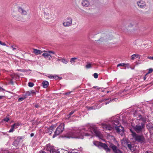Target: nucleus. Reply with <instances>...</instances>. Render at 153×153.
<instances>
[{"instance_id": "obj_1", "label": "nucleus", "mask_w": 153, "mask_h": 153, "mask_svg": "<svg viewBox=\"0 0 153 153\" xmlns=\"http://www.w3.org/2000/svg\"><path fill=\"white\" fill-rule=\"evenodd\" d=\"M94 135L100 137L101 133L98 130L96 127L92 124L82 126L76 131H72L71 133L70 136L67 137L82 139L84 136H92Z\"/></svg>"}, {"instance_id": "obj_2", "label": "nucleus", "mask_w": 153, "mask_h": 153, "mask_svg": "<svg viewBox=\"0 0 153 153\" xmlns=\"http://www.w3.org/2000/svg\"><path fill=\"white\" fill-rule=\"evenodd\" d=\"M131 125L132 128L137 133H140L145 129V122L140 121L139 122L137 123L136 125H135L132 122L131 123Z\"/></svg>"}, {"instance_id": "obj_3", "label": "nucleus", "mask_w": 153, "mask_h": 153, "mask_svg": "<svg viewBox=\"0 0 153 153\" xmlns=\"http://www.w3.org/2000/svg\"><path fill=\"white\" fill-rule=\"evenodd\" d=\"M53 11L52 9L50 7H46L44 8V16L45 19L48 20L53 19L54 16Z\"/></svg>"}, {"instance_id": "obj_4", "label": "nucleus", "mask_w": 153, "mask_h": 153, "mask_svg": "<svg viewBox=\"0 0 153 153\" xmlns=\"http://www.w3.org/2000/svg\"><path fill=\"white\" fill-rule=\"evenodd\" d=\"M130 130L132 133V135L133 137L136 141L141 143L144 142V139L143 136L137 135L136 133L133 131L131 129H130Z\"/></svg>"}, {"instance_id": "obj_5", "label": "nucleus", "mask_w": 153, "mask_h": 153, "mask_svg": "<svg viewBox=\"0 0 153 153\" xmlns=\"http://www.w3.org/2000/svg\"><path fill=\"white\" fill-rule=\"evenodd\" d=\"M94 144L99 148H103L107 152L110 151V149L108 148V146L105 143H103L97 141H95L94 142Z\"/></svg>"}, {"instance_id": "obj_6", "label": "nucleus", "mask_w": 153, "mask_h": 153, "mask_svg": "<svg viewBox=\"0 0 153 153\" xmlns=\"http://www.w3.org/2000/svg\"><path fill=\"white\" fill-rule=\"evenodd\" d=\"M44 53L42 54V55L45 59L48 58L49 60H51V58L52 57H54L52 56V54H54L55 53V52L52 51H43V52Z\"/></svg>"}, {"instance_id": "obj_7", "label": "nucleus", "mask_w": 153, "mask_h": 153, "mask_svg": "<svg viewBox=\"0 0 153 153\" xmlns=\"http://www.w3.org/2000/svg\"><path fill=\"white\" fill-rule=\"evenodd\" d=\"M64 129V125L63 124H61L56 129L53 137H55L62 133Z\"/></svg>"}, {"instance_id": "obj_8", "label": "nucleus", "mask_w": 153, "mask_h": 153, "mask_svg": "<svg viewBox=\"0 0 153 153\" xmlns=\"http://www.w3.org/2000/svg\"><path fill=\"white\" fill-rule=\"evenodd\" d=\"M72 19L70 17L66 18L62 23L63 26L65 27H68L72 25Z\"/></svg>"}, {"instance_id": "obj_9", "label": "nucleus", "mask_w": 153, "mask_h": 153, "mask_svg": "<svg viewBox=\"0 0 153 153\" xmlns=\"http://www.w3.org/2000/svg\"><path fill=\"white\" fill-rule=\"evenodd\" d=\"M45 149L46 150L50 151L51 153H60L59 151L55 149L53 146L49 144L46 146Z\"/></svg>"}, {"instance_id": "obj_10", "label": "nucleus", "mask_w": 153, "mask_h": 153, "mask_svg": "<svg viewBox=\"0 0 153 153\" xmlns=\"http://www.w3.org/2000/svg\"><path fill=\"white\" fill-rule=\"evenodd\" d=\"M137 4L138 7L141 9H145L146 6V3L142 0L137 1Z\"/></svg>"}, {"instance_id": "obj_11", "label": "nucleus", "mask_w": 153, "mask_h": 153, "mask_svg": "<svg viewBox=\"0 0 153 153\" xmlns=\"http://www.w3.org/2000/svg\"><path fill=\"white\" fill-rule=\"evenodd\" d=\"M101 125L102 128L106 130H112L114 127V126H111L109 124L102 123Z\"/></svg>"}, {"instance_id": "obj_12", "label": "nucleus", "mask_w": 153, "mask_h": 153, "mask_svg": "<svg viewBox=\"0 0 153 153\" xmlns=\"http://www.w3.org/2000/svg\"><path fill=\"white\" fill-rule=\"evenodd\" d=\"M110 145V147L112 148L114 153H123V152L120 150L118 149L117 147L114 144L111 143Z\"/></svg>"}, {"instance_id": "obj_13", "label": "nucleus", "mask_w": 153, "mask_h": 153, "mask_svg": "<svg viewBox=\"0 0 153 153\" xmlns=\"http://www.w3.org/2000/svg\"><path fill=\"white\" fill-rule=\"evenodd\" d=\"M116 129L117 131L121 134L123 135L124 133V128L122 126L116 127Z\"/></svg>"}, {"instance_id": "obj_14", "label": "nucleus", "mask_w": 153, "mask_h": 153, "mask_svg": "<svg viewBox=\"0 0 153 153\" xmlns=\"http://www.w3.org/2000/svg\"><path fill=\"white\" fill-rule=\"evenodd\" d=\"M82 4L84 7H88L90 6V3L88 0H84L82 1Z\"/></svg>"}, {"instance_id": "obj_15", "label": "nucleus", "mask_w": 153, "mask_h": 153, "mask_svg": "<svg viewBox=\"0 0 153 153\" xmlns=\"http://www.w3.org/2000/svg\"><path fill=\"white\" fill-rule=\"evenodd\" d=\"M18 11L22 14L25 15L27 14V12L20 7H19L18 8Z\"/></svg>"}, {"instance_id": "obj_16", "label": "nucleus", "mask_w": 153, "mask_h": 153, "mask_svg": "<svg viewBox=\"0 0 153 153\" xmlns=\"http://www.w3.org/2000/svg\"><path fill=\"white\" fill-rule=\"evenodd\" d=\"M33 53L36 55L40 54L42 53L43 52V51H41V50L34 49H33Z\"/></svg>"}, {"instance_id": "obj_17", "label": "nucleus", "mask_w": 153, "mask_h": 153, "mask_svg": "<svg viewBox=\"0 0 153 153\" xmlns=\"http://www.w3.org/2000/svg\"><path fill=\"white\" fill-rule=\"evenodd\" d=\"M42 86L44 88H47L49 85V82L47 81H44L42 82Z\"/></svg>"}, {"instance_id": "obj_18", "label": "nucleus", "mask_w": 153, "mask_h": 153, "mask_svg": "<svg viewBox=\"0 0 153 153\" xmlns=\"http://www.w3.org/2000/svg\"><path fill=\"white\" fill-rule=\"evenodd\" d=\"M137 123H138V122H139L140 121H141L142 122H144V121H145V120H144V119L142 118V116L140 115H139L138 117H137Z\"/></svg>"}, {"instance_id": "obj_19", "label": "nucleus", "mask_w": 153, "mask_h": 153, "mask_svg": "<svg viewBox=\"0 0 153 153\" xmlns=\"http://www.w3.org/2000/svg\"><path fill=\"white\" fill-rule=\"evenodd\" d=\"M78 58L76 57L72 58L71 59L70 62L72 65H74L76 62V60L78 59Z\"/></svg>"}, {"instance_id": "obj_20", "label": "nucleus", "mask_w": 153, "mask_h": 153, "mask_svg": "<svg viewBox=\"0 0 153 153\" xmlns=\"http://www.w3.org/2000/svg\"><path fill=\"white\" fill-rule=\"evenodd\" d=\"M139 56V55L137 53L133 54L131 56V59L133 60L135 58H138Z\"/></svg>"}, {"instance_id": "obj_21", "label": "nucleus", "mask_w": 153, "mask_h": 153, "mask_svg": "<svg viewBox=\"0 0 153 153\" xmlns=\"http://www.w3.org/2000/svg\"><path fill=\"white\" fill-rule=\"evenodd\" d=\"M108 39H107V37H103L102 38H100L99 40H98L97 41L98 42L101 41V42H102L104 41H107L108 40ZM98 43H99V42H98Z\"/></svg>"}, {"instance_id": "obj_22", "label": "nucleus", "mask_w": 153, "mask_h": 153, "mask_svg": "<svg viewBox=\"0 0 153 153\" xmlns=\"http://www.w3.org/2000/svg\"><path fill=\"white\" fill-rule=\"evenodd\" d=\"M85 67L87 69H88L92 67V64L90 63H88L85 65Z\"/></svg>"}, {"instance_id": "obj_23", "label": "nucleus", "mask_w": 153, "mask_h": 153, "mask_svg": "<svg viewBox=\"0 0 153 153\" xmlns=\"http://www.w3.org/2000/svg\"><path fill=\"white\" fill-rule=\"evenodd\" d=\"M99 108H97L96 106H92L88 108V110H95L96 109H98Z\"/></svg>"}, {"instance_id": "obj_24", "label": "nucleus", "mask_w": 153, "mask_h": 153, "mask_svg": "<svg viewBox=\"0 0 153 153\" xmlns=\"http://www.w3.org/2000/svg\"><path fill=\"white\" fill-rule=\"evenodd\" d=\"M61 61L62 63L65 64H66L68 62V61L65 59L62 58L61 59Z\"/></svg>"}, {"instance_id": "obj_25", "label": "nucleus", "mask_w": 153, "mask_h": 153, "mask_svg": "<svg viewBox=\"0 0 153 153\" xmlns=\"http://www.w3.org/2000/svg\"><path fill=\"white\" fill-rule=\"evenodd\" d=\"M31 94L30 91H27L25 94V96L27 97V96H31Z\"/></svg>"}, {"instance_id": "obj_26", "label": "nucleus", "mask_w": 153, "mask_h": 153, "mask_svg": "<svg viewBox=\"0 0 153 153\" xmlns=\"http://www.w3.org/2000/svg\"><path fill=\"white\" fill-rule=\"evenodd\" d=\"M14 128H15V127L13 126L12 125L11 126V128L9 130V132H13L14 131Z\"/></svg>"}, {"instance_id": "obj_27", "label": "nucleus", "mask_w": 153, "mask_h": 153, "mask_svg": "<svg viewBox=\"0 0 153 153\" xmlns=\"http://www.w3.org/2000/svg\"><path fill=\"white\" fill-rule=\"evenodd\" d=\"M26 98V97H25V96L23 97H21L19 98L18 99V101L19 102H21V101H22V100H23L24 99H25Z\"/></svg>"}, {"instance_id": "obj_28", "label": "nucleus", "mask_w": 153, "mask_h": 153, "mask_svg": "<svg viewBox=\"0 0 153 153\" xmlns=\"http://www.w3.org/2000/svg\"><path fill=\"white\" fill-rule=\"evenodd\" d=\"M119 121L118 120H114V122H113V123L116 126H117L119 124Z\"/></svg>"}, {"instance_id": "obj_29", "label": "nucleus", "mask_w": 153, "mask_h": 153, "mask_svg": "<svg viewBox=\"0 0 153 153\" xmlns=\"http://www.w3.org/2000/svg\"><path fill=\"white\" fill-rule=\"evenodd\" d=\"M147 128L149 130L153 126L151 124L149 123L147 125Z\"/></svg>"}, {"instance_id": "obj_30", "label": "nucleus", "mask_w": 153, "mask_h": 153, "mask_svg": "<svg viewBox=\"0 0 153 153\" xmlns=\"http://www.w3.org/2000/svg\"><path fill=\"white\" fill-rule=\"evenodd\" d=\"M30 91L32 95L33 96L36 94V91L35 90H32Z\"/></svg>"}, {"instance_id": "obj_31", "label": "nucleus", "mask_w": 153, "mask_h": 153, "mask_svg": "<svg viewBox=\"0 0 153 153\" xmlns=\"http://www.w3.org/2000/svg\"><path fill=\"white\" fill-rule=\"evenodd\" d=\"M28 85L29 87H32L33 86L34 84L33 83L29 82L28 83Z\"/></svg>"}, {"instance_id": "obj_32", "label": "nucleus", "mask_w": 153, "mask_h": 153, "mask_svg": "<svg viewBox=\"0 0 153 153\" xmlns=\"http://www.w3.org/2000/svg\"><path fill=\"white\" fill-rule=\"evenodd\" d=\"M125 63H121L120 64H118L117 65V67H118L120 66H125Z\"/></svg>"}, {"instance_id": "obj_33", "label": "nucleus", "mask_w": 153, "mask_h": 153, "mask_svg": "<svg viewBox=\"0 0 153 153\" xmlns=\"http://www.w3.org/2000/svg\"><path fill=\"white\" fill-rule=\"evenodd\" d=\"M74 111H71L69 113V114L67 115V116L68 117H70V116L74 113Z\"/></svg>"}, {"instance_id": "obj_34", "label": "nucleus", "mask_w": 153, "mask_h": 153, "mask_svg": "<svg viewBox=\"0 0 153 153\" xmlns=\"http://www.w3.org/2000/svg\"><path fill=\"white\" fill-rule=\"evenodd\" d=\"M3 120L6 122H7L9 120V119L8 117H6V118L4 119Z\"/></svg>"}, {"instance_id": "obj_35", "label": "nucleus", "mask_w": 153, "mask_h": 153, "mask_svg": "<svg viewBox=\"0 0 153 153\" xmlns=\"http://www.w3.org/2000/svg\"><path fill=\"white\" fill-rule=\"evenodd\" d=\"M127 146L129 149H130L131 150V149L132 148V146L131 144H127Z\"/></svg>"}, {"instance_id": "obj_36", "label": "nucleus", "mask_w": 153, "mask_h": 153, "mask_svg": "<svg viewBox=\"0 0 153 153\" xmlns=\"http://www.w3.org/2000/svg\"><path fill=\"white\" fill-rule=\"evenodd\" d=\"M11 14L13 16V17L15 18L16 17V15L15 14V13H14V11H11Z\"/></svg>"}, {"instance_id": "obj_37", "label": "nucleus", "mask_w": 153, "mask_h": 153, "mask_svg": "<svg viewBox=\"0 0 153 153\" xmlns=\"http://www.w3.org/2000/svg\"><path fill=\"white\" fill-rule=\"evenodd\" d=\"M94 78H97L98 77V75L97 73H95L94 74Z\"/></svg>"}, {"instance_id": "obj_38", "label": "nucleus", "mask_w": 153, "mask_h": 153, "mask_svg": "<svg viewBox=\"0 0 153 153\" xmlns=\"http://www.w3.org/2000/svg\"><path fill=\"white\" fill-rule=\"evenodd\" d=\"M49 131H50V134H51V132H52L53 130V128L52 127H50L48 128Z\"/></svg>"}, {"instance_id": "obj_39", "label": "nucleus", "mask_w": 153, "mask_h": 153, "mask_svg": "<svg viewBox=\"0 0 153 153\" xmlns=\"http://www.w3.org/2000/svg\"><path fill=\"white\" fill-rule=\"evenodd\" d=\"M13 126L15 127V126H19V123H14L13 125H12Z\"/></svg>"}, {"instance_id": "obj_40", "label": "nucleus", "mask_w": 153, "mask_h": 153, "mask_svg": "<svg viewBox=\"0 0 153 153\" xmlns=\"http://www.w3.org/2000/svg\"><path fill=\"white\" fill-rule=\"evenodd\" d=\"M47 77L50 79H52L53 78V76L51 75H49L47 76Z\"/></svg>"}, {"instance_id": "obj_41", "label": "nucleus", "mask_w": 153, "mask_h": 153, "mask_svg": "<svg viewBox=\"0 0 153 153\" xmlns=\"http://www.w3.org/2000/svg\"><path fill=\"white\" fill-rule=\"evenodd\" d=\"M153 71V69L152 68H150L149 70V71L148 72V74H150L152 73Z\"/></svg>"}, {"instance_id": "obj_42", "label": "nucleus", "mask_w": 153, "mask_h": 153, "mask_svg": "<svg viewBox=\"0 0 153 153\" xmlns=\"http://www.w3.org/2000/svg\"><path fill=\"white\" fill-rule=\"evenodd\" d=\"M149 130L150 133H153V126H152Z\"/></svg>"}, {"instance_id": "obj_43", "label": "nucleus", "mask_w": 153, "mask_h": 153, "mask_svg": "<svg viewBox=\"0 0 153 153\" xmlns=\"http://www.w3.org/2000/svg\"><path fill=\"white\" fill-rule=\"evenodd\" d=\"M134 26V24L132 23H130L128 25V27H132Z\"/></svg>"}, {"instance_id": "obj_44", "label": "nucleus", "mask_w": 153, "mask_h": 153, "mask_svg": "<svg viewBox=\"0 0 153 153\" xmlns=\"http://www.w3.org/2000/svg\"><path fill=\"white\" fill-rule=\"evenodd\" d=\"M129 64L128 63L125 64V66H124L126 67H127L128 68H129Z\"/></svg>"}, {"instance_id": "obj_45", "label": "nucleus", "mask_w": 153, "mask_h": 153, "mask_svg": "<svg viewBox=\"0 0 153 153\" xmlns=\"http://www.w3.org/2000/svg\"><path fill=\"white\" fill-rule=\"evenodd\" d=\"M59 78V77L56 75H55L53 76V78H55L56 79H58Z\"/></svg>"}, {"instance_id": "obj_46", "label": "nucleus", "mask_w": 153, "mask_h": 153, "mask_svg": "<svg viewBox=\"0 0 153 153\" xmlns=\"http://www.w3.org/2000/svg\"><path fill=\"white\" fill-rule=\"evenodd\" d=\"M11 48H12V50L13 51L16 49V48L15 47H14L13 46H11Z\"/></svg>"}, {"instance_id": "obj_47", "label": "nucleus", "mask_w": 153, "mask_h": 153, "mask_svg": "<svg viewBox=\"0 0 153 153\" xmlns=\"http://www.w3.org/2000/svg\"><path fill=\"white\" fill-rule=\"evenodd\" d=\"M148 58L149 59H150L152 60H153V57L152 56H149L148 57Z\"/></svg>"}, {"instance_id": "obj_48", "label": "nucleus", "mask_w": 153, "mask_h": 153, "mask_svg": "<svg viewBox=\"0 0 153 153\" xmlns=\"http://www.w3.org/2000/svg\"><path fill=\"white\" fill-rule=\"evenodd\" d=\"M108 100V99H104V100H101V102H104V101H105V100Z\"/></svg>"}, {"instance_id": "obj_49", "label": "nucleus", "mask_w": 153, "mask_h": 153, "mask_svg": "<svg viewBox=\"0 0 153 153\" xmlns=\"http://www.w3.org/2000/svg\"><path fill=\"white\" fill-rule=\"evenodd\" d=\"M34 135V134L33 133H31L30 134V136L32 137Z\"/></svg>"}, {"instance_id": "obj_50", "label": "nucleus", "mask_w": 153, "mask_h": 153, "mask_svg": "<svg viewBox=\"0 0 153 153\" xmlns=\"http://www.w3.org/2000/svg\"><path fill=\"white\" fill-rule=\"evenodd\" d=\"M2 45H4V46H5V45H6V44L4 43V42H2Z\"/></svg>"}, {"instance_id": "obj_51", "label": "nucleus", "mask_w": 153, "mask_h": 153, "mask_svg": "<svg viewBox=\"0 0 153 153\" xmlns=\"http://www.w3.org/2000/svg\"><path fill=\"white\" fill-rule=\"evenodd\" d=\"M35 107L36 108H38L39 107V105H35Z\"/></svg>"}, {"instance_id": "obj_52", "label": "nucleus", "mask_w": 153, "mask_h": 153, "mask_svg": "<svg viewBox=\"0 0 153 153\" xmlns=\"http://www.w3.org/2000/svg\"><path fill=\"white\" fill-rule=\"evenodd\" d=\"M151 152L150 151H147L146 153H151Z\"/></svg>"}, {"instance_id": "obj_53", "label": "nucleus", "mask_w": 153, "mask_h": 153, "mask_svg": "<svg viewBox=\"0 0 153 153\" xmlns=\"http://www.w3.org/2000/svg\"><path fill=\"white\" fill-rule=\"evenodd\" d=\"M109 102H105V105H107V104H108V103H109Z\"/></svg>"}, {"instance_id": "obj_54", "label": "nucleus", "mask_w": 153, "mask_h": 153, "mask_svg": "<svg viewBox=\"0 0 153 153\" xmlns=\"http://www.w3.org/2000/svg\"><path fill=\"white\" fill-rule=\"evenodd\" d=\"M2 42L1 41H0V45H2Z\"/></svg>"}, {"instance_id": "obj_55", "label": "nucleus", "mask_w": 153, "mask_h": 153, "mask_svg": "<svg viewBox=\"0 0 153 153\" xmlns=\"http://www.w3.org/2000/svg\"><path fill=\"white\" fill-rule=\"evenodd\" d=\"M70 93H66V95H68V94H70Z\"/></svg>"}, {"instance_id": "obj_56", "label": "nucleus", "mask_w": 153, "mask_h": 153, "mask_svg": "<svg viewBox=\"0 0 153 153\" xmlns=\"http://www.w3.org/2000/svg\"><path fill=\"white\" fill-rule=\"evenodd\" d=\"M2 96H0V99H2Z\"/></svg>"}, {"instance_id": "obj_57", "label": "nucleus", "mask_w": 153, "mask_h": 153, "mask_svg": "<svg viewBox=\"0 0 153 153\" xmlns=\"http://www.w3.org/2000/svg\"><path fill=\"white\" fill-rule=\"evenodd\" d=\"M114 100V99H113L112 100H111V99H110V101H113V100Z\"/></svg>"}, {"instance_id": "obj_58", "label": "nucleus", "mask_w": 153, "mask_h": 153, "mask_svg": "<svg viewBox=\"0 0 153 153\" xmlns=\"http://www.w3.org/2000/svg\"><path fill=\"white\" fill-rule=\"evenodd\" d=\"M58 61H61V59H58Z\"/></svg>"}, {"instance_id": "obj_59", "label": "nucleus", "mask_w": 153, "mask_h": 153, "mask_svg": "<svg viewBox=\"0 0 153 153\" xmlns=\"http://www.w3.org/2000/svg\"><path fill=\"white\" fill-rule=\"evenodd\" d=\"M94 88H96L95 87V86H94L93 87ZM97 89H98V88H97Z\"/></svg>"}, {"instance_id": "obj_60", "label": "nucleus", "mask_w": 153, "mask_h": 153, "mask_svg": "<svg viewBox=\"0 0 153 153\" xmlns=\"http://www.w3.org/2000/svg\"><path fill=\"white\" fill-rule=\"evenodd\" d=\"M16 141H15L13 143V144H15V143H16Z\"/></svg>"}, {"instance_id": "obj_61", "label": "nucleus", "mask_w": 153, "mask_h": 153, "mask_svg": "<svg viewBox=\"0 0 153 153\" xmlns=\"http://www.w3.org/2000/svg\"><path fill=\"white\" fill-rule=\"evenodd\" d=\"M19 71H21V70H18Z\"/></svg>"}, {"instance_id": "obj_62", "label": "nucleus", "mask_w": 153, "mask_h": 153, "mask_svg": "<svg viewBox=\"0 0 153 153\" xmlns=\"http://www.w3.org/2000/svg\"><path fill=\"white\" fill-rule=\"evenodd\" d=\"M139 58L140 59V57H139Z\"/></svg>"}]
</instances>
